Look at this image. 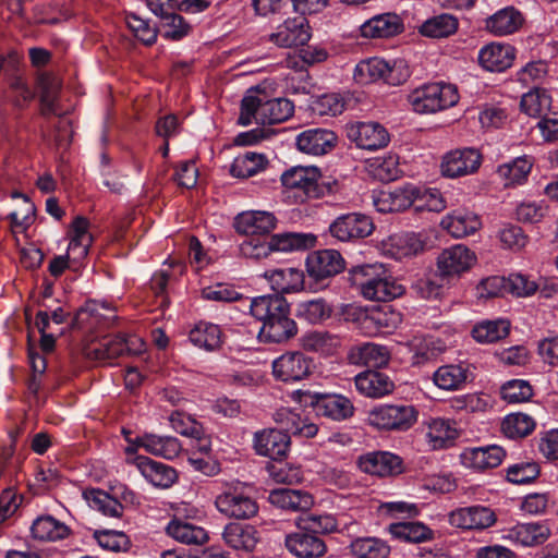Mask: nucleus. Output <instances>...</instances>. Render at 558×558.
I'll return each instance as SVG.
<instances>
[{"label":"nucleus","instance_id":"f257e3e1","mask_svg":"<svg viewBox=\"0 0 558 558\" xmlns=\"http://www.w3.org/2000/svg\"><path fill=\"white\" fill-rule=\"evenodd\" d=\"M250 313L262 322L259 338L265 342L281 343L298 333V326L290 317V304L281 294H266L247 300Z\"/></svg>","mask_w":558,"mask_h":558},{"label":"nucleus","instance_id":"f03ea898","mask_svg":"<svg viewBox=\"0 0 558 558\" xmlns=\"http://www.w3.org/2000/svg\"><path fill=\"white\" fill-rule=\"evenodd\" d=\"M294 112V105L287 98L267 99L258 88H250L241 100L239 124H276L287 121Z\"/></svg>","mask_w":558,"mask_h":558},{"label":"nucleus","instance_id":"7ed1b4c3","mask_svg":"<svg viewBox=\"0 0 558 558\" xmlns=\"http://www.w3.org/2000/svg\"><path fill=\"white\" fill-rule=\"evenodd\" d=\"M408 101L417 113H435L457 105L459 93L457 86L449 83H428L412 90Z\"/></svg>","mask_w":558,"mask_h":558},{"label":"nucleus","instance_id":"20e7f679","mask_svg":"<svg viewBox=\"0 0 558 558\" xmlns=\"http://www.w3.org/2000/svg\"><path fill=\"white\" fill-rule=\"evenodd\" d=\"M217 510L231 519L248 520L258 512L256 500L247 493L245 484L235 481L226 483L222 492L216 496Z\"/></svg>","mask_w":558,"mask_h":558},{"label":"nucleus","instance_id":"39448f33","mask_svg":"<svg viewBox=\"0 0 558 558\" xmlns=\"http://www.w3.org/2000/svg\"><path fill=\"white\" fill-rule=\"evenodd\" d=\"M295 395L300 403L313 408L318 416L341 422L354 414L352 401L343 395L311 392L308 390H298Z\"/></svg>","mask_w":558,"mask_h":558},{"label":"nucleus","instance_id":"423d86ee","mask_svg":"<svg viewBox=\"0 0 558 558\" xmlns=\"http://www.w3.org/2000/svg\"><path fill=\"white\" fill-rule=\"evenodd\" d=\"M320 178L322 173L317 167L295 166L281 174V183L293 193L298 202L303 203L323 194V187L319 185Z\"/></svg>","mask_w":558,"mask_h":558},{"label":"nucleus","instance_id":"0eeeda50","mask_svg":"<svg viewBox=\"0 0 558 558\" xmlns=\"http://www.w3.org/2000/svg\"><path fill=\"white\" fill-rule=\"evenodd\" d=\"M89 222L86 218L77 216L71 225V240L68 246V254L54 257L49 264V271L52 276L59 277L68 267L69 258L77 262L83 259L93 243V236L88 232Z\"/></svg>","mask_w":558,"mask_h":558},{"label":"nucleus","instance_id":"6e6552de","mask_svg":"<svg viewBox=\"0 0 558 558\" xmlns=\"http://www.w3.org/2000/svg\"><path fill=\"white\" fill-rule=\"evenodd\" d=\"M417 420V411L411 404H383L369 412V423L378 429L407 430Z\"/></svg>","mask_w":558,"mask_h":558},{"label":"nucleus","instance_id":"1a4fd4ad","mask_svg":"<svg viewBox=\"0 0 558 558\" xmlns=\"http://www.w3.org/2000/svg\"><path fill=\"white\" fill-rule=\"evenodd\" d=\"M374 231L369 216L362 213H349L337 217L329 226L330 234L341 242H351L367 238Z\"/></svg>","mask_w":558,"mask_h":558},{"label":"nucleus","instance_id":"9d476101","mask_svg":"<svg viewBox=\"0 0 558 558\" xmlns=\"http://www.w3.org/2000/svg\"><path fill=\"white\" fill-rule=\"evenodd\" d=\"M306 271L316 282L324 281L342 272L345 262L336 250H319L311 253L306 258Z\"/></svg>","mask_w":558,"mask_h":558},{"label":"nucleus","instance_id":"9b49d317","mask_svg":"<svg viewBox=\"0 0 558 558\" xmlns=\"http://www.w3.org/2000/svg\"><path fill=\"white\" fill-rule=\"evenodd\" d=\"M482 155L475 148H458L447 153L441 161V173L447 178H459L476 172Z\"/></svg>","mask_w":558,"mask_h":558},{"label":"nucleus","instance_id":"f8f14e48","mask_svg":"<svg viewBox=\"0 0 558 558\" xmlns=\"http://www.w3.org/2000/svg\"><path fill=\"white\" fill-rule=\"evenodd\" d=\"M347 137L359 148L380 149L389 143L387 130L377 122H355L345 128Z\"/></svg>","mask_w":558,"mask_h":558},{"label":"nucleus","instance_id":"ddd939ff","mask_svg":"<svg viewBox=\"0 0 558 558\" xmlns=\"http://www.w3.org/2000/svg\"><path fill=\"white\" fill-rule=\"evenodd\" d=\"M313 368L312 359L302 352H288L272 362V374L282 381H299L306 378Z\"/></svg>","mask_w":558,"mask_h":558},{"label":"nucleus","instance_id":"4468645a","mask_svg":"<svg viewBox=\"0 0 558 558\" xmlns=\"http://www.w3.org/2000/svg\"><path fill=\"white\" fill-rule=\"evenodd\" d=\"M475 263L474 253L465 245L457 244L445 248L437 258V268L441 278L460 276Z\"/></svg>","mask_w":558,"mask_h":558},{"label":"nucleus","instance_id":"2eb2a0df","mask_svg":"<svg viewBox=\"0 0 558 558\" xmlns=\"http://www.w3.org/2000/svg\"><path fill=\"white\" fill-rule=\"evenodd\" d=\"M451 526L462 530H485L496 522L495 512L484 506L458 508L449 513Z\"/></svg>","mask_w":558,"mask_h":558},{"label":"nucleus","instance_id":"dca6fc26","mask_svg":"<svg viewBox=\"0 0 558 558\" xmlns=\"http://www.w3.org/2000/svg\"><path fill=\"white\" fill-rule=\"evenodd\" d=\"M290 442V436L282 430L265 428L254 434L253 448L258 456L277 460L287 456Z\"/></svg>","mask_w":558,"mask_h":558},{"label":"nucleus","instance_id":"f3484780","mask_svg":"<svg viewBox=\"0 0 558 558\" xmlns=\"http://www.w3.org/2000/svg\"><path fill=\"white\" fill-rule=\"evenodd\" d=\"M506 457L504 448L497 445L465 448L460 453L463 466L474 471H485L500 465Z\"/></svg>","mask_w":558,"mask_h":558},{"label":"nucleus","instance_id":"a211bd4d","mask_svg":"<svg viewBox=\"0 0 558 558\" xmlns=\"http://www.w3.org/2000/svg\"><path fill=\"white\" fill-rule=\"evenodd\" d=\"M357 465L364 473L380 477L402 472L401 458L388 451L368 452L359 458Z\"/></svg>","mask_w":558,"mask_h":558},{"label":"nucleus","instance_id":"6ab92c4d","mask_svg":"<svg viewBox=\"0 0 558 558\" xmlns=\"http://www.w3.org/2000/svg\"><path fill=\"white\" fill-rule=\"evenodd\" d=\"M311 38L307 20L300 14L294 19H288L279 25L276 33L270 35V40L277 46L290 48L293 46H303Z\"/></svg>","mask_w":558,"mask_h":558},{"label":"nucleus","instance_id":"aec40b11","mask_svg":"<svg viewBox=\"0 0 558 558\" xmlns=\"http://www.w3.org/2000/svg\"><path fill=\"white\" fill-rule=\"evenodd\" d=\"M415 185L405 184L393 190H381L374 194V206L379 213L402 211L411 207L415 199Z\"/></svg>","mask_w":558,"mask_h":558},{"label":"nucleus","instance_id":"412c9836","mask_svg":"<svg viewBox=\"0 0 558 558\" xmlns=\"http://www.w3.org/2000/svg\"><path fill=\"white\" fill-rule=\"evenodd\" d=\"M337 140L336 133L331 130L308 129L296 136V147L305 154L322 156L336 146Z\"/></svg>","mask_w":558,"mask_h":558},{"label":"nucleus","instance_id":"4be33fe9","mask_svg":"<svg viewBox=\"0 0 558 558\" xmlns=\"http://www.w3.org/2000/svg\"><path fill=\"white\" fill-rule=\"evenodd\" d=\"M359 320L362 328L367 333H387L401 324L402 317L401 314L393 311L390 305H384L362 313L359 316Z\"/></svg>","mask_w":558,"mask_h":558},{"label":"nucleus","instance_id":"5701e85b","mask_svg":"<svg viewBox=\"0 0 558 558\" xmlns=\"http://www.w3.org/2000/svg\"><path fill=\"white\" fill-rule=\"evenodd\" d=\"M272 417L280 426V430L290 437L292 435L300 438H313L318 433L316 424L310 422L307 417H302L300 413L291 409L281 408L274 413Z\"/></svg>","mask_w":558,"mask_h":558},{"label":"nucleus","instance_id":"b1692460","mask_svg":"<svg viewBox=\"0 0 558 558\" xmlns=\"http://www.w3.org/2000/svg\"><path fill=\"white\" fill-rule=\"evenodd\" d=\"M276 219L267 211H246L235 217L234 228L248 238L265 236L275 228Z\"/></svg>","mask_w":558,"mask_h":558},{"label":"nucleus","instance_id":"393cba45","mask_svg":"<svg viewBox=\"0 0 558 558\" xmlns=\"http://www.w3.org/2000/svg\"><path fill=\"white\" fill-rule=\"evenodd\" d=\"M134 463L146 481L155 487L169 488L178 478L177 471L172 466L148 457H136Z\"/></svg>","mask_w":558,"mask_h":558},{"label":"nucleus","instance_id":"a878e982","mask_svg":"<svg viewBox=\"0 0 558 558\" xmlns=\"http://www.w3.org/2000/svg\"><path fill=\"white\" fill-rule=\"evenodd\" d=\"M222 537L228 546L244 553H252L260 541V534L255 526L236 522L225 526Z\"/></svg>","mask_w":558,"mask_h":558},{"label":"nucleus","instance_id":"bb28decb","mask_svg":"<svg viewBox=\"0 0 558 558\" xmlns=\"http://www.w3.org/2000/svg\"><path fill=\"white\" fill-rule=\"evenodd\" d=\"M136 448L141 447L150 454L162 457L165 459H174L181 452L180 441L172 436H158L145 434L135 439H128Z\"/></svg>","mask_w":558,"mask_h":558},{"label":"nucleus","instance_id":"cd10ccee","mask_svg":"<svg viewBox=\"0 0 558 558\" xmlns=\"http://www.w3.org/2000/svg\"><path fill=\"white\" fill-rule=\"evenodd\" d=\"M477 58L483 69L490 72H504L512 65L515 52L510 45L493 43L484 46Z\"/></svg>","mask_w":558,"mask_h":558},{"label":"nucleus","instance_id":"c85d7f7f","mask_svg":"<svg viewBox=\"0 0 558 558\" xmlns=\"http://www.w3.org/2000/svg\"><path fill=\"white\" fill-rule=\"evenodd\" d=\"M440 226L454 238H463L475 233L481 227V218L473 211L459 208L446 215Z\"/></svg>","mask_w":558,"mask_h":558},{"label":"nucleus","instance_id":"c756f323","mask_svg":"<svg viewBox=\"0 0 558 558\" xmlns=\"http://www.w3.org/2000/svg\"><path fill=\"white\" fill-rule=\"evenodd\" d=\"M263 277L276 294L298 292L304 286V272L293 267L270 269Z\"/></svg>","mask_w":558,"mask_h":558},{"label":"nucleus","instance_id":"7c9ffc66","mask_svg":"<svg viewBox=\"0 0 558 558\" xmlns=\"http://www.w3.org/2000/svg\"><path fill=\"white\" fill-rule=\"evenodd\" d=\"M470 366L464 363L447 364L438 367L433 375L435 385L448 391L461 390L471 379Z\"/></svg>","mask_w":558,"mask_h":558},{"label":"nucleus","instance_id":"2f4dec72","mask_svg":"<svg viewBox=\"0 0 558 558\" xmlns=\"http://www.w3.org/2000/svg\"><path fill=\"white\" fill-rule=\"evenodd\" d=\"M550 536V529L545 523H520L509 529L504 538L522 546H537Z\"/></svg>","mask_w":558,"mask_h":558},{"label":"nucleus","instance_id":"473e14b6","mask_svg":"<svg viewBox=\"0 0 558 558\" xmlns=\"http://www.w3.org/2000/svg\"><path fill=\"white\" fill-rule=\"evenodd\" d=\"M348 359L354 365L378 368L388 364L390 352L383 344L366 342L353 347L348 354Z\"/></svg>","mask_w":558,"mask_h":558},{"label":"nucleus","instance_id":"72a5a7b5","mask_svg":"<svg viewBox=\"0 0 558 558\" xmlns=\"http://www.w3.org/2000/svg\"><path fill=\"white\" fill-rule=\"evenodd\" d=\"M286 546L291 554L300 558L320 557L326 551L324 541L306 531L287 535Z\"/></svg>","mask_w":558,"mask_h":558},{"label":"nucleus","instance_id":"f704fd0d","mask_svg":"<svg viewBox=\"0 0 558 558\" xmlns=\"http://www.w3.org/2000/svg\"><path fill=\"white\" fill-rule=\"evenodd\" d=\"M355 387L365 397L380 398L392 392L395 384L384 373L367 371L355 376Z\"/></svg>","mask_w":558,"mask_h":558},{"label":"nucleus","instance_id":"c9c22d12","mask_svg":"<svg viewBox=\"0 0 558 558\" xmlns=\"http://www.w3.org/2000/svg\"><path fill=\"white\" fill-rule=\"evenodd\" d=\"M271 505L286 510L304 513L314 504L311 494L301 489L278 488L272 489L268 497Z\"/></svg>","mask_w":558,"mask_h":558},{"label":"nucleus","instance_id":"e433bc0d","mask_svg":"<svg viewBox=\"0 0 558 558\" xmlns=\"http://www.w3.org/2000/svg\"><path fill=\"white\" fill-rule=\"evenodd\" d=\"M384 252L395 259L417 255L424 244L415 233H399L390 235L384 242Z\"/></svg>","mask_w":558,"mask_h":558},{"label":"nucleus","instance_id":"4c0bfd02","mask_svg":"<svg viewBox=\"0 0 558 558\" xmlns=\"http://www.w3.org/2000/svg\"><path fill=\"white\" fill-rule=\"evenodd\" d=\"M403 25L396 14H380L363 23L361 35L365 38H387L399 34Z\"/></svg>","mask_w":558,"mask_h":558},{"label":"nucleus","instance_id":"58836bf2","mask_svg":"<svg viewBox=\"0 0 558 558\" xmlns=\"http://www.w3.org/2000/svg\"><path fill=\"white\" fill-rule=\"evenodd\" d=\"M534 165V158L527 155L517 157L512 161L497 168V174L506 187L517 186L527 181Z\"/></svg>","mask_w":558,"mask_h":558},{"label":"nucleus","instance_id":"ea45409f","mask_svg":"<svg viewBox=\"0 0 558 558\" xmlns=\"http://www.w3.org/2000/svg\"><path fill=\"white\" fill-rule=\"evenodd\" d=\"M523 23L521 12L513 7L500 9L486 20V28L494 35L504 36L517 32Z\"/></svg>","mask_w":558,"mask_h":558},{"label":"nucleus","instance_id":"a19ab883","mask_svg":"<svg viewBox=\"0 0 558 558\" xmlns=\"http://www.w3.org/2000/svg\"><path fill=\"white\" fill-rule=\"evenodd\" d=\"M31 533L35 539L40 542H56L68 537L70 529L52 515H41L34 520Z\"/></svg>","mask_w":558,"mask_h":558},{"label":"nucleus","instance_id":"79ce46f5","mask_svg":"<svg viewBox=\"0 0 558 558\" xmlns=\"http://www.w3.org/2000/svg\"><path fill=\"white\" fill-rule=\"evenodd\" d=\"M189 338L191 342L206 351L218 350L222 344V332L218 325L199 322L190 331Z\"/></svg>","mask_w":558,"mask_h":558},{"label":"nucleus","instance_id":"37998d69","mask_svg":"<svg viewBox=\"0 0 558 558\" xmlns=\"http://www.w3.org/2000/svg\"><path fill=\"white\" fill-rule=\"evenodd\" d=\"M166 530L169 536L187 545H202L208 539L207 532L202 526L183 520L170 521Z\"/></svg>","mask_w":558,"mask_h":558},{"label":"nucleus","instance_id":"c03bdc74","mask_svg":"<svg viewBox=\"0 0 558 558\" xmlns=\"http://www.w3.org/2000/svg\"><path fill=\"white\" fill-rule=\"evenodd\" d=\"M300 341L304 350L322 354H331L340 345V338L326 330L308 331L301 337Z\"/></svg>","mask_w":558,"mask_h":558},{"label":"nucleus","instance_id":"a18cd8bd","mask_svg":"<svg viewBox=\"0 0 558 558\" xmlns=\"http://www.w3.org/2000/svg\"><path fill=\"white\" fill-rule=\"evenodd\" d=\"M390 534L401 541L423 543L434 538V531L421 522H398L389 525Z\"/></svg>","mask_w":558,"mask_h":558},{"label":"nucleus","instance_id":"49530a36","mask_svg":"<svg viewBox=\"0 0 558 558\" xmlns=\"http://www.w3.org/2000/svg\"><path fill=\"white\" fill-rule=\"evenodd\" d=\"M459 21L456 16L441 13L426 20L420 26V33L429 38L449 37L458 31Z\"/></svg>","mask_w":558,"mask_h":558},{"label":"nucleus","instance_id":"de8ad7c7","mask_svg":"<svg viewBox=\"0 0 558 558\" xmlns=\"http://www.w3.org/2000/svg\"><path fill=\"white\" fill-rule=\"evenodd\" d=\"M274 251L293 252L311 248L316 243V236L312 233L284 232L274 234L271 238Z\"/></svg>","mask_w":558,"mask_h":558},{"label":"nucleus","instance_id":"09e8293b","mask_svg":"<svg viewBox=\"0 0 558 558\" xmlns=\"http://www.w3.org/2000/svg\"><path fill=\"white\" fill-rule=\"evenodd\" d=\"M266 166L267 159L263 154L247 151L234 158L230 173L234 178L246 179L263 171Z\"/></svg>","mask_w":558,"mask_h":558},{"label":"nucleus","instance_id":"8fccbe9b","mask_svg":"<svg viewBox=\"0 0 558 558\" xmlns=\"http://www.w3.org/2000/svg\"><path fill=\"white\" fill-rule=\"evenodd\" d=\"M84 497L89 507L101 512L106 517L121 518L123 514V506L116 498L101 489H87Z\"/></svg>","mask_w":558,"mask_h":558},{"label":"nucleus","instance_id":"3c124183","mask_svg":"<svg viewBox=\"0 0 558 558\" xmlns=\"http://www.w3.org/2000/svg\"><path fill=\"white\" fill-rule=\"evenodd\" d=\"M296 316L316 325L331 316L332 307L322 298L302 301L296 304Z\"/></svg>","mask_w":558,"mask_h":558},{"label":"nucleus","instance_id":"603ef678","mask_svg":"<svg viewBox=\"0 0 558 558\" xmlns=\"http://www.w3.org/2000/svg\"><path fill=\"white\" fill-rule=\"evenodd\" d=\"M510 324L505 319L484 320L472 329L473 338L480 343H493L509 333Z\"/></svg>","mask_w":558,"mask_h":558},{"label":"nucleus","instance_id":"864d4df0","mask_svg":"<svg viewBox=\"0 0 558 558\" xmlns=\"http://www.w3.org/2000/svg\"><path fill=\"white\" fill-rule=\"evenodd\" d=\"M403 292V287L398 284L388 272L372 286L366 287L364 298L372 301L388 302L402 295Z\"/></svg>","mask_w":558,"mask_h":558},{"label":"nucleus","instance_id":"5fc2aeb1","mask_svg":"<svg viewBox=\"0 0 558 558\" xmlns=\"http://www.w3.org/2000/svg\"><path fill=\"white\" fill-rule=\"evenodd\" d=\"M457 436V429L447 420L434 418L428 424L426 437L434 449L448 447Z\"/></svg>","mask_w":558,"mask_h":558},{"label":"nucleus","instance_id":"6e6d98bb","mask_svg":"<svg viewBox=\"0 0 558 558\" xmlns=\"http://www.w3.org/2000/svg\"><path fill=\"white\" fill-rule=\"evenodd\" d=\"M295 523L300 530L314 535L331 533L337 529V523L332 515L307 511L299 515Z\"/></svg>","mask_w":558,"mask_h":558},{"label":"nucleus","instance_id":"4d7b16f0","mask_svg":"<svg viewBox=\"0 0 558 558\" xmlns=\"http://www.w3.org/2000/svg\"><path fill=\"white\" fill-rule=\"evenodd\" d=\"M388 69V62L380 58H371L356 64L353 73L355 82L360 84H369L377 81H384L385 71Z\"/></svg>","mask_w":558,"mask_h":558},{"label":"nucleus","instance_id":"13d9d810","mask_svg":"<svg viewBox=\"0 0 558 558\" xmlns=\"http://www.w3.org/2000/svg\"><path fill=\"white\" fill-rule=\"evenodd\" d=\"M534 418L525 413H511L501 423L502 433L509 438H523L535 429Z\"/></svg>","mask_w":558,"mask_h":558},{"label":"nucleus","instance_id":"bf43d9fd","mask_svg":"<svg viewBox=\"0 0 558 558\" xmlns=\"http://www.w3.org/2000/svg\"><path fill=\"white\" fill-rule=\"evenodd\" d=\"M551 98L545 89L535 88L525 93L520 102L521 110L530 117L542 118L550 109Z\"/></svg>","mask_w":558,"mask_h":558},{"label":"nucleus","instance_id":"052dcab7","mask_svg":"<svg viewBox=\"0 0 558 558\" xmlns=\"http://www.w3.org/2000/svg\"><path fill=\"white\" fill-rule=\"evenodd\" d=\"M121 338V335L104 337L100 341L87 348V356L96 361H107L123 355Z\"/></svg>","mask_w":558,"mask_h":558},{"label":"nucleus","instance_id":"680f3d73","mask_svg":"<svg viewBox=\"0 0 558 558\" xmlns=\"http://www.w3.org/2000/svg\"><path fill=\"white\" fill-rule=\"evenodd\" d=\"M350 549L355 558H387L389 547L375 537H362L354 539Z\"/></svg>","mask_w":558,"mask_h":558},{"label":"nucleus","instance_id":"e2e57ef3","mask_svg":"<svg viewBox=\"0 0 558 558\" xmlns=\"http://www.w3.org/2000/svg\"><path fill=\"white\" fill-rule=\"evenodd\" d=\"M93 538L102 549L114 553L128 551L131 547L130 537L122 531L94 530Z\"/></svg>","mask_w":558,"mask_h":558},{"label":"nucleus","instance_id":"0e129e2a","mask_svg":"<svg viewBox=\"0 0 558 558\" xmlns=\"http://www.w3.org/2000/svg\"><path fill=\"white\" fill-rule=\"evenodd\" d=\"M415 190L417 193H415V199L412 204L415 211L428 210L439 213L445 209L446 203L438 190L418 186H415Z\"/></svg>","mask_w":558,"mask_h":558},{"label":"nucleus","instance_id":"69168bd1","mask_svg":"<svg viewBox=\"0 0 558 558\" xmlns=\"http://www.w3.org/2000/svg\"><path fill=\"white\" fill-rule=\"evenodd\" d=\"M388 274L387 268L383 264H367L355 267L353 270V281L359 286L362 295H365L366 287L372 286L383 276Z\"/></svg>","mask_w":558,"mask_h":558},{"label":"nucleus","instance_id":"338daca9","mask_svg":"<svg viewBox=\"0 0 558 558\" xmlns=\"http://www.w3.org/2000/svg\"><path fill=\"white\" fill-rule=\"evenodd\" d=\"M501 397L509 403H520L530 400L533 396L531 385L522 379H512L502 385Z\"/></svg>","mask_w":558,"mask_h":558},{"label":"nucleus","instance_id":"774afa93","mask_svg":"<svg viewBox=\"0 0 558 558\" xmlns=\"http://www.w3.org/2000/svg\"><path fill=\"white\" fill-rule=\"evenodd\" d=\"M374 177L380 181L390 182L399 178V161L396 155H388L383 158H376L371 163Z\"/></svg>","mask_w":558,"mask_h":558}]
</instances>
